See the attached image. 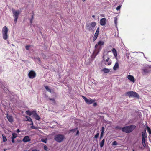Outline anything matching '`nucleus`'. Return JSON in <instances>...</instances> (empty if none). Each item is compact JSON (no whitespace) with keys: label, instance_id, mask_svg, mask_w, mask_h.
<instances>
[{"label":"nucleus","instance_id":"obj_55","mask_svg":"<svg viewBox=\"0 0 151 151\" xmlns=\"http://www.w3.org/2000/svg\"><path fill=\"white\" fill-rule=\"evenodd\" d=\"M92 17L93 18H94L95 17V16L94 15H92Z\"/></svg>","mask_w":151,"mask_h":151},{"label":"nucleus","instance_id":"obj_36","mask_svg":"<svg viewBox=\"0 0 151 151\" xmlns=\"http://www.w3.org/2000/svg\"><path fill=\"white\" fill-rule=\"evenodd\" d=\"M14 21L15 22V23H16L17 22V20L18 19V17H14Z\"/></svg>","mask_w":151,"mask_h":151},{"label":"nucleus","instance_id":"obj_19","mask_svg":"<svg viewBox=\"0 0 151 151\" xmlns=\"http://www.w3.org/2000/svg\"><path fill=\"white\" fill-rule=\"evenodd\" d=\"M102 71L104 72L105 73H107L110 72V69L105 68L102 69Z\"/></svg>","mask_w":151,"mask_h":151},{"label":"nucleus","instance_id":"obj_22","mask_svg":"<svg viewBox=\"0 0 151 151\" xmlns=\"http://www.w3.org/2000/svg\"><path fill=\"white\" fill-rule=\"evenodd\" d=\"M104 142L105 139H104L100 143V146L102 148L103 147L104 145Z\"/></svg>","mask_w":151,"mask_h":151},{"label":"nucleus","instance_id":"obj_60","mask_svg":"<svg viewBox=\"0 0 151 151\" xmlns=\"http://www.w3.org/2000/svg\"><path fill=\"white\" fill-rule=\"evenodd\" d=\"M32 151H33V150Z\"/></svg>","mask_w":151,"mask_h":151},{"label":"nucleus","instance_id":"obj_50","mask_svg":"<svg viewBox=\"0 0 151 151\" xmlns=\"http://www.w3.org/2000/svg\"><path fill=\"white\" fill-rule=\"evenodd\" d=\"M12 139V142L13 143H14V142L15 141H14V139Z\"/></svg>","mask_w":151,"mask_h":151},{"label":"nucleus","instance_id":"obj_57","mask_svg":"<svg viewBox=\"0 0 151 151\" xmlns=\"http://www.w3.org/2000/svg\"><path fill=\"white\" fill-rule=\"evenodd\" d=\"M82 1L83 2H84L86 0H82Z\"/></svg>","mask_w":151,"mask_h":151},{"label":"nucleus","instance_id":"obj_1","mask_svg":"<svg viewBox=\"0 0 151 151\" xmlns=\"http://www.w3.org/2000/svg\"><path fill=\"white\" fill-rule=\"evenodd\" d=\"M135 128L136 126L135 125H132L124 127L122 128V132H125L126 133H129L132 132Z\"/></svg>","mask_w":151,"mask_h":151},{"label":"nucleus","instance_id":"obj_42","mask_svg":"<svg viewBox=\"0 0 151 151\" xmlns=\"http://www.w3.org/2000/svg\"><path fill=\"white\" fill-rule=\"evenodd\" d=\"M99 136V134L98 133L95 136V137L96 138H97Z\"/></svg>","mask_w":151,"mask_h":151},{"label":"nucleus","instance_id":"obj_34","mask_svg":"<svg viewBox=\"0 0 151 151\" xmlns=\"http://www.w3.org/2000/svg\"><path fill=\"white\" fill-rule=\"evenodd\" d=\"M121 7V6L119 5L116 8V9L117 11L119 10L120 9V8Z\"/></svg>","mask_w":151,"mask_h":151},{"label":"nucleus","instance_id":"obj_56","mask_svg":"<svg viewBox=\"0 0 151 151\" xmlns=\"http://www.w3.org/2000/svg\"><path fill=\"white\" fill-rule=\"evenodd\" d=\"M4 151H6V149H4Z\"/></svg>","mask_w":151,"mask_h":151},{"label":"nucleus","instance_id":"obj_43","mask_svg":"<svg viewBox=\"0 0 151 151\" xmlns=\"http://www.w3.org/2000/svg\"><path fill=\"white\" fill-rule=\"evenodd\" d=\"M76 134H75V135H78L79 134V130H77V131H76Z\"/></svg>","mask_w":151,"mask_h":151},{"label":"nucleus","instance_id":"obj_38","mask_svg":"<svg viewBox=\"0 0 151 151\" xmlns=\"http://www.w3.org/2000/svg\"><path fill=\"white\" fill-rule=\"evenodd\" d=\"M36 61H38L39 63H40V59L39 58H36L35 59Z\"/></svg>","mask_w":151,"mask_h":151},{"label":"nucleus","instance_id":"obj_30","mask_svg":"<svg viewBox=\"0 0 151 151\" xmlns=\"http://www.w3.org/2000/svg\"><path fill=\"white\" fill-rule=\"evenodd\" d=\"M99 27H98L97 28L95 33L97 34L98 35H99Z\"/></svg>","mask_w":151,"mask_h":151},{"label":"nucleus","instance_id":"obj_40","mask_svg":"<svg viewBox=\"0 0 151 151\" xmlns=\"http://www.w3.org/2000/svg\"><path fill=\"white\" fill-rule=\"evenodd\" d=\"M104 127H102V129H101V133H104Z\"/></svg>","mask_w":151,"mask_h":151},{"label":"nucleus","instance_id":"obj_15","mask_svg":"<svg viewBox=\"0 0 151 151\" xmlns=\"http://www.w3.org/2000/svg\"><path fill=\"white\" fill-rule=\"evenodd\" d=\"M33 117L34 118L37 120H39L40 118L39 116L36 113V111H35L34 114L33 115Z\"/></svg>","mask_w":151,"mask_h":151},{"label":"nucleus","instance_id":"obj_26","mask_svg":"<svg viewBox=\"0 0 151 151\" xmlns=\"http://www.w3.org/2000/svg\"><path fill=\"white\" fill-rule=\"evenodd\" d=\"M45 87L46 89L49 92H50L51 93V90L47 86H45Z\"/></svg>","mask_w":151,"mask_h":151},{"label":"nucleus","instance_id":"obj_37","mask_svg":"<svg viewBox=\"0 0 151 151\" xmlns=\"http://www.w3.org/2000/svg\"><path fill=\"white\" fill-rule=\"evenodd\" d=\"M33 19V16L32 15V18L30 20V22L32 23V21Z\"/></svg>","mask_w":151,"mask_h":151},{"label":"nucleus","instance_id":"obj_59","mask_svg":"<svg viewBox=\"0 0 151 151\" xmlns=\"http://www.w3.org/2000/svg\"><path fill=\"white\" fill-rule=\"evenodd\" d=\"M133 151H134V150H133Z\"/></svg>","mask_w":151,"mask_h":151},{"label":"nucleus","instance_id":"obj_39","mask_svg":"<svg viewBox=\"0 0 151 151\" xmlns=\"http://www.w3.org/2000/svg\"><path fill=\"white\" fill-rule=\"evenodd\" d=\"M30 47V46H29V45L26 46V47H25L26 49L27 50H29V47Z\"/></svg>","mask_w":151,"mask_h":151},{"label":"nucleus","instance_id":"obj_18","mask_svg":"<svg viewBox=\"0 0 151 151\" xmlns=\"http://www.w3.org/2000/svg\"><path fill=\"white\" fill-rule=\"evenodd\" d=\"M147 134L146 132V130L144 132L142 133V138L146 139L147 137Z\"/></svg>","mask_w":151,"mask_h":151},{"label":"nucleus","instance_id":"obj_14","mask_svg":"<svg viewBox=\"0 0 151 151\" xmlns=\"http://www.w3.org/2000/svg\"><path fill=\"white\" fill-rule=\"evenodd\" d=\"M23 141L24 142H29L30 141V139L29 138V137L28 136H25L23 138Z\"/></svg>","mask_w":151,"mask_h":151},{"label":"nucleus","instance_id":"obj_8","mask_svg":"<svg viewBox=\"0 0 151 151\" xmlns=\"http://www.w3.org/2000/svg\"><path fill=\"white\" fill-rule=\"evenodd\" d=\"M83 98L84 99L86 102L88 104H91L94 102V100L91 99H87L84 96H82Z\"/></svg>","mask_w":151,"mask_h":151},{"label":"nucleus","instance_id":"obj_32","mask_svg":"<svg viewBox=\"0 0 151 151\" xmlns=\"http://www.w3.org/2000/svg\"><path fill=\"white\" fill-rule=\"evenodd\" d=\"M112 145H117V142L115 141L113 142Z\"/></svg>","mask_w":151,"mask_h":151},{"label":"nucleus","instance_id":"obj_16","mask_svg":"<svg viewBox=\"0 0 151 151\" xmlns=\"http://www.w3.org/2000/svg\"><path fill=\"white\" fill-rule=\"evenodd\" d=\"M7 118L9 122H13V118L11 115H9L8 114H7Z\"/></svg>","mask_w":151,"mask_h":151},{"label":"nucleus","instance_id":"obj_25","mask_svg":"<svg viewBox=\"0 0 151 151\" xmlns=\"http://www.w3.org/2000/svg\"><path fill=\"white\" fill-rule=\"evenodd\" d=\"M17 136V134L15 133H13L12 134V139H14Z\"/></svg>","mask_w":151,"mask_h":151},{"label":"nucleus","instance_id":"obj_35","mask_svg":"<svg viewBox=\"0 0 151 151\" xmlns=\"http://www.w3.org/2000/svg\"><path fill=\"white\" fill-rule=\"evenodd\" d=\"M77 130V128H75L73 129H72L70 131L72 132H75Z\"/></svg>","mask_w":151,"mask_h":151},{"label":"nucleus","instance_id":"obj_12","mask_svg":"<svg viewBox=\"0 0 151 151\" xmlns=\"http://www.w3.org/2000/svg\"><path fill=\"white\" fill-rule=\"evenodd\" d=\"M150 71V70L148 68H145L142 70V73L143 75H146Z\"/></svg>","mask_w":151,"mask_h":151},{"label":"nucleus","instance_id":"obj_58","mask_svg":"<svg viewBox=\"0 0 151 151\" xmlns=\"http://www.w3.org/2000/svg\"><path fill=\"white\" fill-rule=\"evenodd\" d=\"M111 52V51H108V52Z\"/></svg>","mask_w":151,"mask_h":151},{"label":"nucleus","instance_id":"obj_41","mask_svg":"<svg viewBox=\"0 0 151 151\" xmlns=\"http://www.w3.org/2000/svg\"><path fill=\"white\" fill-rule=\"evenodd\" d=\"M44 148L45 150L46 151L47 150L48 148L46 145H45V146H44Z\"/></svg>","mask_w":151,"mask_h":151},{"label":"nucleus","instance_id":"obj_7","mask_svg":"<svg viewBox=\"0 0 151 151\" xmlns=\"http://www.w3.org/2000/svg\"><path fill=\"white\" fill-rule=\"evenodd\" d=\"M12 12L13 14V16L14 17H18L21 11L19 10H15L13 9H12Z\"/></svg>","mask_w":151,"mask_h":151},{"label":"nucleus","instance_id":"obj_20","mask_svg":"<svg viewBox=\"0 0 151 151\" xmlns=\"http://www.w3.org/2000/svg\"><path fill=\"white\" fill-rule=\"evenodd\" d=\"M112 51L114 54V56L116 58L117 57V52L115 48H113L112 50Z\"/></svg>","mask_w":151,"mask_h":151},{"label":"nucleus","instance_id":"obj_45","mask_svg":"<svg viewBox=\"0 0 151 151\" xmlns=\"http://www.w3.org/2000/svg\"><path fill=\"white\" fill-rule=\"evenodd\" d=\"M145 139L146 138H142V142H143L144 143V142H145Z\"/></svg>","mask_w":151,"mask_h":151},{"label":"nucleus","instance_id":"obj_46","mask_svg":"<svg viewBox=\"0 0 151 151\" xmlns=\"http://www.w3.org/2000/svg\"><path fill=\"white\" fill-rule=\"evenodd\" d=\"M31 128L32 129H37V128L34 126H32L31 127Z\"/></svg>","mask_w":151,"mask_h":151},{"label":"nucleus","instance_id":"obj_13","mask_svg":"<svg viewBox=\"0 0 151 151\" xmlns=\"http://www.w3.org/2000/svg\"><path fill=\"white\" fill-rule=\"evenodd\" d=\"M106 19L105 18L101 19L100 21V24L102 26L105 25L106 23Z\"/></svg>","mask_w":151,"mask_h":151},{"label":"nucleus","instance_id":"obj_21","mask_svg":"<svg viewBox=\"0 0 151 151\" xmlns=\"http://www.w3.org/2000/svg\"><path fill=\"white\" fill-rule=\"evenodd\" d=\"M119 67V64L117 62H116L114 67H113V69L114 70H116Z\"/></svg>","mask_w":151,"mask_h":151},{"label":"nucleus","instance_id":"obj_24","mask_svg":"<svg viewBox=\"0 0 151 151\" xmlns=\"http://www.w3.org/2000/svg\"><path fill=\"white\" fill-rule=\"evenodd\" d=\"M26 118L27 119L26 121H32V119H31V118L27 116H25Z\"/></svg>","mask_w":151,"mask_h":151},{"label":"nucleus","instance_id":"obj_10","mask_svg":"<svg viewBox=\"0 0 151 151\" xmlns=\"http://www.w3.org/2000/svg\"><path fill=\"white\" fill-rule=\"evenodd\" d=\"M127 78L132 82L134 83L135 81L134 78L132 75H128L127 76Z\"/></svg>","mask_w":151,"mask_h":151},{"label":"nucleus","instance_id":"obj_4","mask_svg":"<svg viewBox=\"0 0 151 151\" xmlns=\"http://www.w3.org/2000/svg\"><path fill=\"white\" fill-rule=\"evenodd\" d=\"M65 138V136L62 134H58L55 135L54 136V140L58 143L62 142Z\"/></svg>","mask_w":151,"mask_h":151},{"label":"nucleus","instance_id":"obj_49","mask_svg":"<svg viewBox=\"0 0 151 151\" xmlns=\"http://www.w3.org/2000/svg\"><path fill=\"white\" fill-rule=\"evenodd\" d=\"M42 57L44 59H45L46 58V56L45 55H42Z\"/></svg>","mask_w":151,"mask_h":151},{"label":"nucleus","instance_id":"obj_44","mask_svg":"<svg viewBox=\"0 0 151 151\" xmlns=\"http://www.w3.org/2000/svg\"><path fill=\"white\" fill-rule=\"evenodd\" d=\"M103 134H104V133H101V136H100V139H101L102 138V137L103 136Z\"/></svg>","mask_w":151,"mask_h":151},{"label":"nucleus","instance_id":"obj_5","mask_svg":"<svg viewBox=\"0 0 151 151\" xmlns=\"http://www.w3.org/2000/svg\"><path fill=\"white\" fill-rule=\"evenodd\" d=\"M8 31V29L6 26H4L2 28V32L3 37L4 40H6L8 38L7 33Z\"/></svg>","mask_w":151,"mask_h":151},{"label":"nucleus","instance_id":"obj_2","mask_svg":"<svg viewBox=\"0 0 151 151\" xmlns=\"http://www.w3.org/2000/svg\"><path fill=\"white\" fill-rule=\"evenodd\" d=\"M96 24L95 22H91L86 23V26L87 29L89 31H94V28Z\"/></svg>","mask_w":151,"mask_h":151},{"label":"nucleus","instance_id":"obj_31","mask_svg":"<svg viewBox=\"0 0 151 151\" xmlns=\"http://www.w3.org/2000/svg\"><path fill=\"white\" fill-rule=\"evenodd\" d=\"M147 131H148L149 134H151V131L149 127H147Z\"/></svg>","mask_w":151,"mask_h":151},{"label":"nucleus","instance_id":"obj_28","mask_svg":"<svg viewBox=\"0 0 151 151\" xmlns=\"http://www.w3.org/2000/svg\"><path fill=\"white\" fill-rule=\"evenodd\" d=\"M2 136L3 137V142H6L7 141V139L6 137L3 134Z\"/></svg>","mask_w":151,"mask_h":151},{"label":"nucleus","instance_id":"obj_9","mask_svg":"<svg viewBox=\"0 0 151 151\" xmlns=\"http://www.w3.org/2000/svg\"><path fill=\"white\" fill-rule=\"evenodd\" d=\"M36 75L35 73L33 71H31L28 73L29 77L31 79L34 78L35 77Z\"/></svg>","mask_w":151,"mask_h":151},{"label":"nucleus","instance_id":"obj_27","mask_svg":"<svg viewBox=\"0 0 151 151\" xmlns=\"http://www.w3.org/2000/svg\"><path fill=\"white\" fill-rule=\"evenodd\" d=\"M117 18L116 17L114 18V23L115 24V26H117Z\"/></svg>","mask_w":151,"mask_h":151},{"label":"nucleus","instance_id":"obj_52","mask_svg":"<svg viewBox=\"0 0 151 151\" xmlns=\"http://www.w3.org/2000/svg\"><path fill=\"white\" fill-rule=\"evenodd\" d=\"M16 132L17 133H19L20 132V130L19 129H17L16 131Z\"/></svg>","mask_w":151,"mask_h":151},{"label":"nucleus","instance_id":"obj_6","mask_svg":"<svg viewBox=\"0 0 151 151\" xmlns=\"http://www.w3.org/2000/svg\"><path fill=\"white\" fill-rule=\"evenodd\" d=\"M126 94L129 97H134L138 98L139 96L136 92L132 91L127 92Z\"/></svg>","mask_w":151,"mask_h":151},{"label":"nucleus","instance_id":"obj_17","mask_svg":"<svg viewBox=\"0 0 151 151\" xmlns=\"http://www.w3.org/2000/svg\"><path fill=\"white\" fill-rule=\"evenodd\" d=\"M35 111H32V112L30 111L29 110L27 111H26V113L29 116H31V115H33L34 114Z\"/></svg>","mask_w":151,"mask_h":151},{"label":"nucleus","instance_id":"obj_51","mask_svg":"<svg viewBox=\"0 0 151 151\" xmlns=\"http://www.w3.org/2000/svg\"><path fill=\"white\" fill-rule=\"evenodd\" d=\"M93 105L94 106H95L97 105V104L96 103H95L93 104Z\"/></svg>","mask_w":151,"mask_h":151},{"label":"nucleus","instance_id":"obj_23","mask_svg":"<svg viewBox=\"0 0 151 151\" xmlns=\"http://www.w3.org/2000/svg\"><path fill=\"white\" fill-rule=\"evenodd\" d=\"M98 35L95 33L93 38V41H94L97 38Z\"/></svg>","mask_w":151,"mask_h":151},{"label":"nucleus","instance_id":"obj_33","mask_svg":"<svg viewBox=\"0 0 151 151\" xmlns=\"http://www.w3.org/2000/svg\"><path fill=\"white\" fill-rule=\"evenodd\" d=\"M41 141L42 142L46 143L47 142V139H41Z\"/></svg>","mask_w":151,"mask_h":151},{"label":"nucleus","instance_id":"obj_29","mask_svg":"<svg viewBox=\"0 0 151 151\" xmlns=\"http://www.w3.org/2000/svg\"><path fill=\"white\" fill-rule=\"evenodd\" d=\"M122 128L121 127L119 126H117L115 127V129H121L122 130Z\"/></svg>","mask_w":151,"mask_h":151},{"label":"nucleus","instance_id":"obj_48","mask_svg":"<svg viewBox=\"0 0 151 151\" xmlns=\"http://www.w3.org/2000/svg\"><path fill=\"white\" fill-rule=\"evenodd\" d=\"M49 99L50 100L53 101H55L54 99V98H50Z\"/></svg>","mask_w":151,"mask_h":151},{"label":"nucleus","instance_id":"obj_53","mask_svg":"<svg viewBox=\"0 0 151 151\" xmlns=\"http://www.w3.org/2000/svg\"><path fill=\"white\" fill-rule=\"evenodd\" d=\"M31 122V124H30L31 125H32V126H33V122H32V121H30Z\"/></svg>","mask_w":151,"mask_h":151},{"label":"nucleus","instance_id":"obj_11","mask_svg":"<svg viewBox=\"0 0 151 151\" xmlns=\"http://www.w3.org/2000/svg\"><path fill=\"white\" fill-rule=\"evenodd\" d=\"M104 42L103 41H99L98 42V44L96 45L95 46V48H100V47L99 46H102L104 45Z\"/></svg>","mask_w":151,"mask_h":151},{"label":"nucleus","instance_id":"obj_3","mask_svg":"<svg viewBox=\"0 0 151 151\" xmlns=\"http://www.w3.org/2000/svg\"><path fill=\"white\" fill-rule=\"evenodd\" d=\"M103 59V62H104L106 65H111V60H109L107 53L104 54Z\"/></svg>","mask_w":151,"mask_h":151},{"label":"nucleus","instance_id":"obj_54","mask_svg":"<svg viewBox=\"0 0 151 151\" xmlns=\"http://www.w3.org/2000/svg\"><path fill=\"white\" fill-rule=\"evenodd\" d=\"M33 151H40L38 150L35 149V150H33Z\"/></svg>","mask_w":151,"mask_h":151},{"label":"nucleus","instance_id":"obj_47","mask_svg":"<svg viewBox=\"0 0 151 151\" xmlns=\"http://www.w3.org/2000/svg\"><path fill=\"white\" fill-rule=\"evenodd\" d=\"M142 143L144 147H145L146 146V145L145 143V142H144V143L143 142H142Z\"/></svg>","mask_w":151,"mask_h":151}]
</instances>
